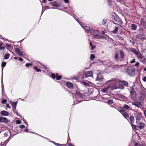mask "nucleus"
<instances>
[{"label": "nucleus", "instance_id": "obj_1", "mask_svg": "<svg viewBox=\"0 0 146 146\" xmlns=\"http://www.w3.org/2000/svg\"><path fill=\"white\" fill-rule=\"evenodd\" d=\"M71 93L72 94H75V97H73L74 100V104H76L78 103H80V101H79L78 98H82V95L78 91H76V92H73L71 91Z\"/></svg>", "mask_w": 146, "mask_h": 146}, {"label": "nucleus", "instance_id": "obj_2", "mask_svg": "<svg viewBox=\"0 0 146 146\" xmlns=\"http://www.w3.org/2000/svg\"><path fill=\"white\" fill-rule=\"evenodd\" d=\"M106 85H109L111 84V86L110 88L111 90H113L117 89L118 87L117 86V83L116 82V80L115 79L107 81L106 82Z\"/></svg>", "mask_w": 146, "mask_h": 146}, {"label": "nucleus", "instance_id": "obj_3", "mask_svg": "<svg viewBox=\"0 0 146 146\" xmlns=\"http://www.w3.org/2000/svg\"><path fill=\"white\" fill-rule=\"evenodd\" d=\"M127 72L128 74L130 76H133L134 75L135 70V69L133 67L129 66L127 68Z\"/></svg>", "mask_w": 146, "mask_h": 146}, {"label": "nucleus", "instance_id": "obj_4", "mask_svg": "<svg viewBox=\"0 0 146 146\" xmlns=\"http://www.w3.org/2000/svg\"><path fill=\"white\" fill-rule=\"evenodd\" d=\"M144 98L142 96H141L139 98V102H134L132 104L138 107H140L142 104H144Z\"/></svg>", "mask_w": 146, "mask_h": 146}, {"label": "nucleus", "instance_id": "obj_5", "mask_svg": "<svg viewBox=\"0 0 146 146\" xmlns=\"http://www.w3.org/2000/svg\"><path fill=\"white\" fill-rule=\"evenodd\" d=\"M97 32L92 29V31L90 33V34H89L88 36H90V35L92 36L93 37L95 38L99 39L101 38V35L96 33Z\"/></svg>", "mask_w": 146, "mask_h": 146}, {"label": "nucleus", "instance_id": "obj_6", "mask_svg": "<svg viewBox=\"0 0 146 146\" xmlns=\"http://www.w3.org/2000/svg\"><path fill=\"white\" fill-rule=\"evenodd\" d=\"M93 72L91 71H88L84 72L82 75V78H86L89 77H93Z\"/></svg>", "mask_w": 146, "mask_h": 146}, {"label": "nucleus", "instance_id": "obj_7", "mask_svg": "<svg viewBox=\"0 0 146 146\" xmlns=\"http://www.w3.org/2000/svg\"><path fill=\"white\" fill-rule=\"evenodd\" d=\"M98 74L96 80L99 82L103 81L104 80V78L101 74V72L98 70Z\"/></svg>", "mask_w": 146, "mask_h": 146}, {"label": "nucleus", "instance_id": "obj_8", "mask_svg": "<svg viewBox=\"0 0 146 146\" xmlns=\"http://www.w3.org/2000/svg\"><path fill=\"white\" fill-rule=\"evenodd\" d=\"M136 56L138 58L140 61L143 63H146V60H145V58L141 54L139 53L137 54Z\"/></svg>", "mask_w": 146, "mask_h": 146}, {"label": "nucleus", "instance_id": "obj_9", "mask_svg": "<svg viewBox=\"0 0 146 146\" xmlns=\"http://www.w3.org/2000/svg\"><path fill=\"white\" fill-rule=\"evenodd\" d=\"M131 98L130 99L131 100H134L136 96V93L135 92L133 88L131 89L130 91Z\"/></svg>", "mask_w": 146, "mask_h": 146}, {"label": "nucleus", "instance_id": "obj_10", "mask_svg": "<svg viewBox=\"0 0 146 146\" xmlns=\"http://www.w3.org/2000/svg\"><path fill=\"white\" fill-rule=\"evenodd\" d=\"M135 117L136 120H140L142 118V115L140 112H136L135 113ZM136 123L138 121H136Z\"/></svg>", "mask_w": 146, "mask_h": 146}, {"label": "nucleus", "instance_id": "obj_11", "mask_svg": "<svg viewBox=\"0 0 146 146\" xmlns=\"http://www.w3.org/2000/svg\"><path fill=\"white\" fill-rule=\"evenodd\" d=\"M51 76L52 78L54 79L56 78V80H60L62 77V76L58 75V73L56 74L53 73H52Z\"/></svg>", "mask_w": 146, "mask_h": 146}, {"label": "nucleus", "instance_id": "obj_12", "mask_svg": "<svg viewBox=\"0 0 146 146\" xmlns=\"http://www.w3.org/2000/svg\"><path fill=\"white\" fill-rule=\"evenodd\" d=\"M108 85L107 87L102 88L101 89V91L103 93H107L108 91L110 89L111 85V84Z\"/></svg>", "mask_w": 146, "mask_h": 146}, {"label": "nucleus", "instance_id": "obj_13", "mask_svg": "<svg viewBox=\"0 0 146 146\" xmlns=\"http://www.w3.org/2000/svg\"><path fill=\"white\" fill-rule=\"evenodd\" d=\"M14 49H15V52L17 54L21 56H23V52L20 49L16 48H15Z\"/></svg>", "mask_w": 146, "mask_h": 146}, {"label": "nucleus", "instance_id": "obj_14", "mask_svg": "<svg viewBox=\"0 0 146 146\" xmlns=\"http://www.w3.org/2000/svg\"><path fill=\"white\" fill-rule=\"evenodd\" d=\"M9 121L8 119L6 117H0V122H1L7 123Z\"/></svg>", "mask_w": 146, "mask_h": 146}, {"label": "nucleus", "instance_id": "obj_15", "mask_svg": "<svg viewBox=\"0 0 146 146\" xmlns=\"http://www.w3.org/2000/svg\"><path fill=\"white\" fill-rule=\"evenodd\" d=\"M81 26L84 30H85L86 31H87L90 34L92 31V29L91 30L90 29V28L89 27H88L85 25H81Z\"/></svg>", "mask_w": 146, "mask_h": 146}, {"label": "nucleus", "instance_id": "obj_16", "mask_svg": "<svg viewBox=\"0 0 146 146\" xmlns=\"http://www.w3.org/2000/svg\"><path fill=\"white\" fill-rule=\"evenodd\" d=\"M12 104L13 105V110L14 112H15V111L16 110V108L17 104V102H12Z\"/></svg>", "mask_w": 146, "mask_h": 146}, {"label": "nucleus", "instance_id": "obj_17", "mask_svg": "<svg viewBox=\"0 0 146 146\" xmlns=\"http://www.w3.org/2000/svg\"><path fill=\"white\" fill-rule=\"evenodd\" d=\"M138 39L140 40H143L145 39V37L144 35H139L137 36Z\"/></svg>", "mask_w": 146, "mask_h": 146}, {"label": "nucleus", "instance_id": "obj_18", "mask_svg": "<svg viewBox=\"0 0 146 146\" xmlns=\"http://www.w3.org/2000/svg\"><path fill=\"white\" fill-rule=\"evenodd\" d=\"M1 115L4 116H8L9 115V113L6 111H2L1 112Z\"/></svg>", "mask_w": 146, "mask_h": 146}, {"label": "nucleus", "instance_id": "obj_19", "mask_svg": "<svg viewBox=\"0 0 146 146\" xmlns=\"http://www.w3.org/2000/svg\"><path fill=\"white\" fill-rule=\"evenodd\" d=\"M67 86L69 88L72 89L73 88V85L72 83L70 82H67L66 83Z\"/></svg>", "mask_w": 146, "mask_h": 146}, {"label": "nucleus", "instance_id": "obj_20", "mask_svg": "<svg viewBox=\"0 0 146 146\" xmlns=\"http://www.w3.org/2000/svg\"><path fill=\"white\" fill-rule=\"evenodd\" d=\"M145 125L143 123H140L137 126V127L140 129H143Z\"/></svg>", "mask_w": 146, "mask_h": 146}, {"label": "nucleus", "instance_id": "obj_21", "mask_svg": "<svg viewBox=\"0 0 146 146\" xmlns=\"http://www.w3.org/2000/svg\"><path fill=\"white\" fill-rule=\"evenodd\" d=\"M9 141V140H8V139H7L5 141L3 142H1V146H6Z\"/></svg>", "mask_w": 146, "mask_h": 146}, {"label": "nucleus", "instance_id": "obj_22", "mask_svg": "<svg viewBox=\"0 0 146 146\" xmlns=\"http://www.w3.org/2000/svg\"><path fill=\"white\" fill-rule=\"evenodd\" d=\"M1 84H2V90L4 89L3 84V69H2V74L1 76Z\"/></svg>", "mask_w": 146, "mask_h": 146}, {"label": "nucleus", "instance_id": "obj_23", "mask_svg": "<svg viewBox=\"0 0 146 146\" xmlns=\"http://www.w3.org/2000/svg\"><path fill=\"white\" fill-rule=\"evenodd\" d=\"M123 116L126 119H127L129 117L128 114L125 112L122 114Z\"/></svg>", "mask_w": 146, "mask_h": 146}, {"label": "nucleus", "instance_id": "obj_24", "mask_svg": "<svg viewBox=\"0 0 146 146\" xmlns=\"http://www.w3.org/2000/svg\"><path fill=\"white\" fill-rule=\"evenodd\" d=\"M131 27L132 29L135 30L136 29L137 26L134 24H132L131 25Z\"/></svg>", "mask_w": 146, "mask_h": 146}, {"label": "nucleus", "instance_id": "obj_25", "mask_svg": "<svg viewBox=\"0 0 146 146\" xmlns=\"http://www.w3.org/2000/svg\"><path fill=\"white\" fill-rule=\"evenodd\" d=\"M131 51L135 54L136 56H137V54H139V53L137 52L136 50L132 48L131 49Z\"/></svg>", "mask_w": 146, "mask_h": 146}, {"label": "nucleus", "instance_id": "obj_26", "mask_svg": "<svg viewBox=\"0 0 146 146\" xmlns=\"http://www.w3.org/2000/svg\"><path fill=\"white\" fill-rule=\"evenodd\" d=\"M118 30V28L117 27H116L115 28L114 30L112 31V32L114 33H116L117 32Z\"/></svg>", "mask_w": 146, "mask_h": 146}, {"label": "nucleus", "instance_id": "obj_27", "mask_svg": "<svg viewBox=\"0 0 146 146\" xmlns=\"http://www.w3.org/2000/svg\"><path fill=\"white\" fill-rule=\"evenodd\" d=\"M123 108L124 109H125V110H126L128 109L129 110L130 109V107L128 105L124 106Z\"/></svg>", "mask_w": 146, "mask_h": 146}, {"label": "nucleus", "instance_id": "obj_28", "mask_svg": "<svg viewBox=\"0 0 146 146\" xmlns=\"http://www.w3.org/2000/svg\"><path fill=\"white\" fill-rule=\"evenodd\" d=\"M50 4L51 5H53L55 7H58V4L56 3H54L53 4L52 3H50Z\"/></svg>", "mask_w": 146, "mask_h": 146}, {"label": "nucleus", "instance_id": "obj_29", "mask_svg": "<svg viewBox=\"0 0 146 146\" xmlns=\"http://www.w3.org/2000/svg\"><path fill=\"white\" fill-rule=\"evenodd\" d=\"M130 119L131 121V124L134 121V118L133 116H130Z\"/></svg>", "mask_w": 146, "mask_h": 146}, {"label": "nucleus", "instance_id": "obj_30", "mask_svg": "<svg viewBox=\"0 0 146 146\" xmlns=\"http://www.w3.org/2000/svg\"><path fill=\"white\" fill-rule=\"evenodd\" d=\"M10 56V54L9 53L6 54L4 56V58L7 59L9 58Z\"/></svg>", "mask_w": 146, "mask_h": 146}, {"label": "nucleus", "instance_id": "obj_31", "mask_svg": "<svg viewBox=\"0 0 146 146\" xmlns=\"http://www.w3.org/2000/svg\"><path fill=\"white\" fill-rule=\"evenodd\" d=\"M90 60L92 61H93L95 58V56L94 54H92L90 56Z\"/></svg>", "mask_w": 146, "mask_h": 146}, {"label": "nucleus", "instance_id": "obj_32", "mask_svg": "<svg viewBox=\"0 0 146 146\" xmlns=\"http://www.w3.org/2000/svg\"><path fill=\"white\" fill-rule=\"evenodd\" d=\"M120 54L121 57L122 58H123L124 57V54L123 51L120 50Z\"/></svg>", "mask_w": 146, "mask_h": 146}, {"label": "nucleus", "instance_id": "obj_33", "mask_svg": "<svg viewBox=\"0 0 146 146\" xmlns=\"http://www.w3.org/2000/svg\"><path fill=\"white\" fill-rule=\"evenodd\" d=\"M131 125L133 129V130L135 131L137 129L136 128V126L133 125V123H131Z\"/></svg>", "mask_w": 146, "mask_h": 146}, {"label": "nucleus", "instance_id": "obj_34", "mask_svg": "<svg viewBox=\"0 0 146 146\" xmlns=\"http://www.w3.org/2000/svg\"><path fill=\"white\" fill-rule=\"evenodd\" d=\"M122 83L124 86H127L128 85V83L127 82L125 81H122Z\"/></svg>", "mask_w": 146, "mask_h": 146}, {"label": "nucleus", "instance_id": "obj_35", "mask_svg": "<svg viewBox=\"0 0 146 146\" xmlns=\"http://www.w3.org/2000/svg\"><path fill=\"white\" fill-rule=\"evenodd\" d=\"M6 64V63L5 62H3L1 64V67H2V68L3 69V68L4 67Z\"/></svg>", "mask_w": 146, "mask_h": 146}, {"label": "nucleus", "instance_id": "obj_36", "mask_svg": "<svg viewBox=\"0 0 146 146\" xmlns=\"http://www.w3.org/2000/svg\"><path fill=\"white\" fill-rule=\"evenodd\" d=\"M114 58L116 60H119L118 55L116 53L115 54Z\"/></svg>", "mask_w": 146, "mask_h": 146}, {"label": "nucleus", "instance_id": "obj_37", "mask_svg": "<svg viewBox=\"0 0 146 146\" xmlns=\"http://www.w3.org/2000/svg\"><path fill=\"white\" fill-rule=\"evenodd\" d=\"M119 112L121 113L122 114H123L125 112V109H124L123 108H121V109L120 111H119Z\"/></svg>", "mask_w": 146, "mask_h": 146}, {"label": "nucleus", "instance_id": "obj_38", "mask_svg": "<svg viewBox=\"0 0 146 146\" xmlns=\"http://www.w3.org/2000/svg\"><path fill=\"white\" fill-rule=\"evenodd\" d=\"M108 103L109 104H111L113 103V100H109L108 101Z\"/></svg>", "mask_w": 146, "mask_h": 146}, {"label": "nucleus", "instance_id": "obj_39", "mask_svg": "<svg viewBox=\"0 0 146 146\" xmlns=\"http://www.w3.org/2000/svg\"><path fill=\"white\" fill-rule=\"evenodd\" d=\"M34 68L35 70H36L37 72H41V69L37 68L36 67H34Z\"/></svg>", "mask_w": 146, "mask_h": 146}, {"label": "nucleus", "instance_id": "obj_40", "mask_svg": "<svg viewBox=\"0 0 146 146\" xmlns=\"http://www.w3.org/2000/svg\"><path fill=\"white\" fill-rule=\"evenodd\" d=\"M32 64V63H27L25 65L26 67L28 68L29 66H31Z\"/></svg>", "mask_w": 146, "mask_h": 146}, {"label": "nucleus", "instance_id": "obj_41", "mask_svg": "<svg viewBox=\"0 0 146 146\" xmlns=\"http://www.w3.org/2000/svg\"><path fill=\"white\" fill-rule=\"evenodd\" d=\"M107 21L106 20L104 19L103 20L102 24L103 25H105L106 24Z\"/></svg>", "mask_w": 146, "mask_h": 146}, {"label": "nucleus", "instance_id": "obj_42", "mask_svg": "<svg viewBox=\"0 0 146 146\" xmlns=\"http://www.w3.org/2000/svg\"><path fill=\"white\" fill-rule=\"evenodd\" d=\"M14 113H15L19 117H21L20 115L18 113V111L16 110V111H15V112H14Z\"/></svg>", "mask_w": 146, "mask_h": 146}, {"label": "nucleus", "instance_id": "obj_43", "mask_svg": "<svg viewBox=\"0 0 146 146\" xmlns=\"http://www.w3.org/2000/svg\"><path fill=\"white\" fill-rule=\"evenodd\" d=\"M7 102V100H6L4 99L2 101V103L3 104H6Z\"/></svg>", "mask_w": 146, "mask_h": 146}, {"label": "nucleus", "instance_id": "obj_44", "mask_svg": "<svg viewBox=\"0 0 146 146\" xmlns=\"http://www.w3.org/2000/svg\"><path fill=\"white\" fill-rule=\"evenodd\" d=\"M16 123L17 124H20L21 123V121L20 120H17L16 121Z\"/></svg>", "mask_w": 146, "mask_h": 146}, {"label": "nucleus", "instance_id": "obj_45", "mask_svg": "<svg viewBox=\"0 0 146 146\" xmlns=\"http://www.w3.org/2000/svg\"><path fill=\"white\" fill-rule=\"evenodd\" d=\"M82 82L84 85L86 86H88V83L86 82Z\"/></svg>", "mask_w": 146, "mask_h": 146}, {"label": "nucleus", "instance_id": "obj_46", "mask_svg": "<svg viewBox=\"0 0 146 146\" xmlns=\"http://www.w3.org/2000/svg\"><path fill=\"white\" fill-rule=\"evenodd\" d=\"M67 144H68L69 146H74L72 143H68V141L66 145H67Z\"/></svg>", "mask_w": 146, "mask_h": 146}, {"label": "nucleus", "instance_id": "obj_47", "mask_svg": "<svg viewBox=\"0 0 146 146\" xmlns=\"http://www.w3.org/2000/svg\"><path fill=\"white\" fill-rule=\"evenodd\" d=\"M139 65V63L138 62H137L134 65V66H135L136 67H137Z\"/></svg>", "mask_w": 146, "mask_h": 146}, {"label": "nucleus", "instance_id": "obj_48", "mask_svg": "<svg viewBox=\"0 0 146 146\" xmlns=\"http://www.w3.org/2000/svg\"><path fill=\"white\" fill-rule=\"evenodd\" d=\"M135 62V59H133L130 62V63L131 64Z\"/></svg>", "mask_w": 146, "mask_h": 146}, {"label": "nucleus", "instance_id": "obj_49", "mask_svg": "<svg viewBox=\"0 0 146 146\" xmlns=\"http://www.w3.org/2000/svg\"><path fill=\"white\" fill-rule=\"evenodd\" d=\"M25 127V126L24 125H20V127L21 128V129L24 128Z\"/></svg>", "mask_w": 146, "mask_h": 146}, {"label": "nucleus", "instance_id": "obj_50", "mask_svg": "<svg viewBox=\"0 0 146 146\" xmlns=\"http://www.w3.org/2000/svg\"><path fill=\"white\" fill-rule=\"evenodd\" d=\"M143 81L146 82V76H145L142 79Z\"/></svg>", "mask_w": 146, "mask_h": 146}, {"label": "nucleus", "instance_id": "obj_51", "mask_svg": "<svg viewBox=\"0 0 146 146\" xmlns=\"http://www.w3.org/2000/svg\"><path fill=\"white\" fill-rule=\"evenodd\" d=\"M6 107L9 108H11V107L9 106V104L8 103L6 104Z\"/></svg>", "mask_w": 146, "mask_h": 146}, {"label": "nucleus", "instance_id": "obj_52", "mask_svg": "<svg viewBox=\"0 0 146 146\" xmlns=\"http://www.w3.org/2000/svg\"><path fill=\"white\" fill-rule=\"evenodd\" d=\"M5 49V47L3 46H0V50H1L2 49Z\"/></svg>", "mask_w": 146, "mask_h": 146}, {"label": "nucleus", "instance_id": "obj_53", "mask_svg": "<svg viewBox=\"0 0 146 146\" xmlns=\"http://www.w3.org/2000/svg\"><path fill=\"white\" fill-rule=\"evenodd\" d=\"M96 48V46H91V49L92 50H93Z\"/></svg>", "mask_w": 146, "mask_h": 146}, {"label": "nucleus", "instance_id": "obj_54", "mask_svg": "<svg viewBox=\"0 0 146 146\" xmlns=\"http://www.w3.org/2000/svg\"><path fill=\"white\" fill-rule=\"evenodd\" d=\"M19 59L20 61H23V58L21 57H20L19 58Z\"/></svg>", "mask_w": 146, "mask_h": 146}, {"label": "nucleus", "instance_id": "obj_55", "mask_svg": "<svg viewBox=\"0 0 146 146\" xmlns=\"http://www.w3.org/2000/svg\"><path fill=\"white\" fill-rule=\"evenodd\" d=\"M135 146H139V143H135Z\"/></svg>", "mask_w": 146, "mask_h": 146}, {"label": "nucleus", "instance_id": "obj_56", "mask_svg": "<svg viewBox=\"0 0 146 146\" xmlns=\"http://www.w3.org/2000/svg\"><path fill=\"white\" fill-rule=\"evenodd\" d=\"M48 7H49L48 6H45L44 8L45 9V10L48 9Z\"/></svg>", "mask_w": 146, "mask_h": 146}, {"label": "nucleus", "instance_id": "obj_57", "mask_svg": "<svg viewBox=\"0 0 146 146\" xmlns=\"http://www.w3.org/2000/svg\"><path fill=\"white\" fill-rule=\"evenodd\" d=\"M55 145L57 146H60V144L58 143H56Z\"/></svg>", "mask_w": 146, "mask_h": 146}, {"label": "nucleus", "instance_id": "obj_58", "mask_svg": "<svg viewBox=\"0 0 146 146\" xmlns=\"http://www.w3.org/2000/svg\"><path fill=\"white\" fill-rule=\"evenodd\" d=\"M64 1L66 3H68L69 1L68 0H64Z\"/></svg>", "mask_w": 146, "mask_h": 146}, {"label": "nucleus", "instance_id": "obj_59", "mask_svg": "<svg viewBox=\"0 0 146 146\" xmlns=\"http://www.w3.org/2000/svg\"><path fill=\"white\" fill-rule=\"evenodd\" d=\"M28 129H26L25 130V131H26L27 132H28L29 131H28Z\"/></svg>", "mask_w": 146, "mask_h": 146}, {"label": "nucleus", "instance_id": "obj_60", "mask_svg": "<svg viewBox=\"0 0 146 146\" xmlns=\"http://www.w3.org/2000/svg\"><path fill=\"white\" fill-rule=\"evenodd\" d=\"M4 135L5 136V137L7 136H8L7 133H5L4 134Z\"/></svg>", "mask_w": 146, "mask_h": 146}, {"label": "nucleus", "instance_id": "obj_61", "mask_svg": "<svg viewBox=\"0 0 146 146\" xmlns=\"http://www.w3.org/2000/svg\"><path fill=\"white\" fill-rule=\"evenodd\" d=\"M42 2L43 3H45L46 2V1L45 0H43L42 1Z\"/></svg>", "mask_w": 146, "mask_h": 146}, {"label": "nucleus", "instance_id": "obj_62", "mask_svg": "<svg viewBox=\"0 0 146 146\" xmlns=\"http://www.w3.org/2000/svg\"><path fill=\"white\" fill-rule=\"evenodd\" d=\"M50 142L53 143L55 145L56 143L55 142H54L52 141H51Z\"/></svg>", "mask_w": 146, "mask_h": 146}, {"label": "nucleus", "instance_id": "obj_63", "mask_svg": "<svg viewBox=\"0 0 146 146\" xmlns=\"http://www.w3.org/2000/svg\"><path fill=\"white\" fill-rule=\"evenodd\" d=\"M65 145L64 144H60V146H64Z\"/></svg>", "mask_w": 146, "mask_h": 146}, {"label": "nucleus", "instance_id": "obj_64", "mask_svg": "<svg viewBox=\"0 0 146 146\" xmlns=\"http://www.w3.org/2000/svg\"><path fill=\"white\" fill-rule=\"evenodd\" d=\"M144 113L145 116H146V111H144Z\"/></svg>", "mask_w": 146, "mask_h": 146}]
</instances>
